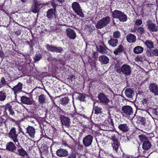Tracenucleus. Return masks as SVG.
<instances>
[{"instance_id":"f257e3e1","label":"nucleus","mask_w":158,"mask_h":158,"mask_svg":"<svg viewBox=\"0 0 158 158\" xmlns=\"http://www.w3.org/2000/svg\"><path fill=\"white\" fill-rule=\"evenodd\" d=\"M112 15L114 18L118 19L121 22L126 21L127 16L124 13L120 11L115 10L112 12Z\"/></svg>"},{"instance_id":"f03ea898","label":"nucleus","mask_w":158,"mask_h":158,"mask_svg":"<svg viewBox=\"0 0 158 158\" xmlns=\"http://www.w3.org/2000/svg\"><path fill=\"white\" fill-rule=\"evenodd\" d=\"M110 21V18L106 16L99 20L97 23L96 27L98 29H102L109 24Z\"/></svg>"},{"instance_id":"7ed1b4c3","label":"nucleus","mask_w":158,"mask_h":158,"mask_svg":"<svg viewBox=\"0 0 158 158\" xmlns=\"http://www.w3.org/2000/svg\"><path fill=\"white\" fill-rule=\"evenodd\" d=\"M42 7L43 4L40 1H38L37 0H34L31 8V10L34 13H37L39 12Z\"/></svg>"},{"instance_id":"20e7f679","label":"nucleus","mask_w":158,"mask_h":158,"mask_svg":"<svg viewBox=\"0 0 158 158\" xmlns=\"http://www.w3.org/2000/svg\"><path fill=\"white\" fill-rule=\"evenodd\" d=\"M72 7L73 10L77 14L81 17H84V15L81 9L79 4L77 2L73 3Z\"/></svg>"},{"instance_id":"39448f33","label":"nucleus","mask_w":158,"mask_h":158,"mask_svg":"<svg viewBox=\"0 0 158 158\" xmlns=\"http://www.w3.org/2000/svg\"><path fill=\"white\" fill-rule=\"evenodd\" d=\"M122 110L123 114L128 116L132 115L133 113L132 108L129 105H125L122 106Z\"/></svg>"},{"instance_id":"423d86ee","label":"nucleus","mask_w":158,"mask_h":158,"mask_svg":"<svg viewBox=\"0 0 158 158\" xmlns=\"http://www.w3.org/2000/svg\"><path fill=\"white\" fill-rule=\"evenodd\" d=\"M8 136L12 139L15 143L17 142V143L19 144L17 139L18 134H17L15 128L13 127L11 129L8 133Z\"/></svg>"},{"instance_id":"0eeeda50","label":"nucleus","mask_w":158,"mask_h":158,"mask_svg":"<svg viewBox=\"0 0 158 158\" xmlns=\"http://www.w3.org/2000/svg\"><path fill=\"white\" fill-rule=\"evenodd\" d=\"M131 69L130 66L127 64L123 65L122 66L121 69V71L122 73L127 76L131 74Z\"/></svg>"},{"instance_id":"6e6552de","label":"nucleus","mask_w":158,"mask_h":158,"mask_svg":"<svg viewBox=\"0 0 158 158\" xmlns=\"http://www.w3.org/2000/svg\"><path fill=\"white\" fill-rule=\"evenodd\" d=\"M93 136L90 135H89L85 137L83 139V143L85 147L90 146L92 142Z\"/></svg>"},{"instance_id":"1a4fd4ad","label":"nucleus","mask_w":158,"mask_h":158,"mask_svg":"<svg viewBox=\"0 0 158 158\" xmlns=\"http://www.w3.org/2000/svg\"><path fill=\"white\" fill-rule=\"evenodd\" d=\"M148 29L151 31L157 32L158 31V27L156 24L153 23L150 19H149L147 22Z\"/></svg>"},{"instance_id":"9d476101","label":"nucleus","mask_w":158,"mask_h":158,"mask_svg":"<svg viewBox=\"0 0 158 158\" xmlns=\"http://www.w3.org/2000/svg\"><path fill=\"white\" fill-rule=\"evenodd\" d=\"M125 93L126 96L131 99L133 98L135 94L134 89L131 88L126 89L125 91Z\"/></svg>"},{"instance_id":"9b49d317","label":"nucleus","mask_w":158,"mask_h":158,"mask_svg":"<svg viewBox=\"0 0 158 158\" xmlns=\"http://www.w3.org/2000/svg\"><path fill=\"white\" fill-rule=\"evenodd\" d=\"M56 155L60 157H65L69 155L68 152L66 150L61 148L56 151Z\"/></svg>"},{"instance_id":"f8f14e48","label":"nucleus","mask_w":158,"mask_h":158,"mask_svg":"<svg viewBox=\"0 0 158 158\" xmlns=\"http://www.w3.org/2000/svg\"><path fill=\"white\" fill-rule=\"evenodd\" d=\"M56 11L52 8L49 9L47 12V17L50 19L56 18Z\"/></svg>"},{"instance_id":"ddd939ff","label":"nucleus","mask_w":158,"mask_h":158,"mask_svg":"<svg viewBox=\"0 0 158 158\" xmlns=\"http://www.w3.org/2000/svg\"><path fill=\"white\" fill-rule=\"evenodd\" d=\"M150 91L153 93L155 95H158V86L155 83H151L149 86Z\"/></svg>"},{"instance_id":"4468645a","label":"nucleus","mask_w":158,"mask_h":158,"mask_svg":"<svg viewBox=\"0 0 158 158\" xmlns=\"http://www.w3.org/2000/svg\"><path fill=\"white\" fill-rule=\"evenodd\" d=\"M60 119L63 125L67 127H69L70 126V121L68 118L61 115L60 117Z\"/></svg>"},{"instance_id":"2eb2a0df","label":"nucleus","mask_w":158,"mask_h":158,"mask_svg":"<svg viewBox=\"0 0 158 158\" xmlns=\"http://www.w3.org/2000/svg\"><path fill=\"white\" fill-rule=\"evenodd\" d=\"M23 84L20 82H19L16 86L12 88V91L14 92L15 95L16 94L21 92L22 91Z\"/></svg>"},{"instance_id":"dca6fc26","label":"nucleus","mask_w":158,"mask_h":158,"mask_svg":"<svg viewBox=\"0 0 158 158\" xmlns=\"http://www.w3.org/2000/svg\"><path fill=\"white\" fill-rule=\"evenodd\" d=\"M98 98L100 101L103 103L107 104L110 101L103 93L99 94L98 95Z\"/></svg>"},{"instance_id":"f3484780","label":"nucleus","mask_w":158,"mask_h":158,"mask_svg":"<svg viewBox=\"0 0 158 158\" xmlns=\"http://www.w3.org/2000/svg\"><path fill=\"white\" fill-rule=\"evenodd\" d=\"M26 129L27 133L29 134V136L32 138L34 137L35 133L34 128L32 126H28Z\"/></svg>"},{"instance_id":"a211bd4d","label":"nucleus","mask_w":158,"mask_h":158,"mask_svg":"<svg viewBox=\"0 0 158 158\" xmlns=\"http://www.w3.org/2000/svg\"><path fill=\"white\" fill-rule=\"evenodd\" d=\"M66 32L68 37L70 39H74L76 37V34L74 31L70 28H67Z\"/></svg>"},{"instance_id":"6ab92c4d","label":"nucleus","mask_w":158,"mask_h":158,"mask_svg":"<svg viewBox=\"0 0 158 158\" xmlns=\"http://www.w3.org/2000/svg\"><path fill=\"white\" fill-rule=\"evenodd\" d=\"M99 60L102 64H106L109 61V58L105 55L100 56L99 57Z\"/></svg>"},{"instance_id":"aec40b11","label":"nucleus","mask_w":158,"mask_h":158,"mask_svg":"<svg viewBox=\"0 0 158 158\" xmlns=\"http://www.w3.org/2000/svg\"><path fill=\"white\" fill-rule=\"evenodd\" d=\"M21 101L22 103L27 105H31L32 103L31 99L25 96H22L21 97Z\"/></svg>"},{"instance_id":"412c9836","label":"nucleus","mask_w":158,"mask_h":158,"mask_svg":"<svg viewBox=\"0 0 158 158\" xmlns=\"http://www.w3.org/2000/svg\"><path fill=\"white\" fill-rule=\"evenodd\" d=\"M119 129L123 132H126L129 130V126L126 124H121L118 126Z\"/></svg>"},{"instance_id":"4be33fe9","label":"nucleus","mask_w":158,"mask_h":158,"mask_svg":"<svg viewBox=\"0 0 158 158\" xmlns=\"http://www.w3.org/2000/svg\"><path fill=\"white\" fill-rule=\"evenodd\" d=\"M126 39L129 43H134L136 41V37L135 35L129 34L127 35Z\"/></svg>"},{"instance_id":"5701e85b","label":"nucleus","mask_w":158,"mask_h":158,"mask_svg":"<svg viewBox=\"0 0 158 158\" xmlns=\"http://www.w3.org/2000/svg\"><path fill=\"white\" fill-rule=\"evenodd\" d=\"M6 149L9 151L14 152L15 149L16 147L14 144L11 142L8 143L6 144Z\"/></svg>"},{"instance_id":"b1692460","label":"nucleus","mask_w":158,"mask_h":158,"mask_svg":"<svg viewBox=\"0 0 158 158\" xmlns=\"http://www.w3.org/2000/svg\"><path fill=\"white\" fill-rule=\"evenodd\" d=\"M98 51L102 53H105L106 52L108 49L107 48L105 45H99L97 47Z\"/></svg>"},{"instance_id":"393cba45","label":"nucleus","mask_w":158,"mask_h":158,"mask_svg":"<svg viewBox=\"0 0 158 158\" xmlns=\"http://www.w3.org/2000/svg\"><path fill=\"white\" fill-rule=\"evenodd\" d=\"M124 50V48L122 45H119L118 48H116L114 52V53L115 55H118L119 53L123 52Z\"/></svg>"},{"instance_id":"a878e982","label":"nucleus","mask_w":158,"mask_h":158,"mask_svg":"<svg viewBox=\"0 0 158 158\" xmlns=\"http://www.w3.org/2000/svg\"><path fill=\"white\" fill-rule=\"evenodd\" d=\"M38 101L40 104L42 105L47 102L46 96L44 94H41L39 96Z\"/></svg>"},{"instance_id":"bb28decb","label":"nucleus","mask_w":158,"mask_h":158,"mask_svg":"<svg viewBox=\"0 0 158 158\" xmlns=\"http://www.w3.org/2000/svg\"><path fill=\"white\" fill-rule=\"evenodd\" d=\"M17 153L23 157L25 155H27V152L21 147L19 148L18 149Z\"/></svg>"},{"instance_id":"cd10ccee","label":"nucleus","mask_w":158,"mask_h":158,"mask_svg":"<svg viewBox=\"0 0 158 158\" xmlns=\"http://www.w3.org/2000/svg\"><path fill=\"white\" fill-rule=\"evenodd\" d=\"M108 44L113 47H115L118 43V40L117 39L111 38L108 41Z\"/></svg>"},{"instance_id":"c85d7f7f","label":"nucleus","mask_w":158,"mask_h":158,"mask_svg":"<svg viewBox=\"0 0 158 158\" xmlns=\"http://www.w3.org/2000/svg\"><path fill=\"white\" fill-rule=\"evenodd\" d=\"M143 50V48L142 47L137 46L134 48L133 52L136 54H139L142 53Z\"/></svg>"},{"instance_id":"c756f323","label":"nucleus","mask_w":158,"mask_h":158,"mask_svg":"<svg viewBox=\"0 0 158 158\" xmlns=\"http://www.w3.org/2000/svg\"><path fill=\"white\" fill-rule=\"evenodd\" d=\"M151 144L148 140L143 143L142 148L143 149L147 150L151 148Z\"/></svg>"},{"instance_id":"7c9ffc66","label":"nucleus","mask_w":158,"mask_h":158,"mask_svg":"<svg viewBox=\"0 0 158 158\" xmlns=\"http://www.w3.org/2000/svg\"><path fill=\"white\" fill-rule=\"evenodd\" d=\"M95 104L96 103L95 102H94V111L95 113L96 114H98L99 113H101L102 109V108L98 106H96L95 105Z\"/></svg>"},{"instance_id":"2f4dec72","label":"nucleus","mask_w":158,"mask_h":158,"mask_svg":"<svg viewBox=\"0 0 158 158\" xmlns=\"http://www.w3.org/2000/svg\"><path fill=\"white\" fill-rule=\"evenodd\" d=\"M48 147L44 145L41 147L40 150L41 154H45L48 153Z\"/></svg>"},{"instance_id":"473e14b6","label":"nucleus","mask_w":158,"mask_h":158,"mask_svg":"<svg viewBox=\"0 0 158 158\" xmlns=\"http://www.w3.org/2000/svg\"><path fill=\"white\" fill-rule=\"evenodd\" d=\"M69 98L67 97H65L64 98H62L60 100L61 103L63 105H66L68 103L69 101Z\"/></svg>"},{"instance_id":"72a5a7b5","label":"nucleus","mask_w":158,"mask_h":158,"mask_svg":"<svg viewBox=\"0 0 158 158\" xmlns=\"http://www.w3.org/2000/svg\"><path fill=\"white\" fill-rule=\"evenodd\" d=\"M112 146L113 147V150H114L115 151L117 152L118 148L119 146V143L118 142H115L114 143H111Z\"/></svg>"},{"instance_id":"f704fd0d","label":"nucleus","mask_w":158,"mask_h":158,"mask_svg":"<svg viewBox=\"0 0 158 158\" xmlns=\"http://www.w3.org/2000/svg\"><path fill=\"white\" fill-rule=\"evenodd\" d=\"M145 44L148 48L151 49L153 48V43L151 41L147 40L145 42Z\"/></svg>"},{"instance_id":"c9c22d12","label":"nucleus","mask_w":158,"mask_h":158,"mask_svg":"<svg viewBox=\"0 0 158 158\" xmlns=\"http://www.w3.org/2000/svg\"><path fill=\"white\" fill-rule=\"evenodd\" d=\"M140 141L144 143L145 142L148 141L147 138L144 135H140L138 136Z\"/></svg>"},{"instance_id":"e433bc0d","label":"nucleus","mask_w":158,"mask_h":158,"mask_svg":"<svg viewBox=\"0 0 158 158\" xmlns=\"http://www.w3.org/2000/svg\"><path fill=\"white\" fill-rule=\"evenodd\" d=\"M6 94L3 91H0V101H4L6 99Z\"/></svg>"},{"instance_id":"4c0bfd02","label":"nucleus","mask_w":158,"mask_h":158,"mask_svg":"<svg viewBox=\"0 0 158 158\" xmlns=\"http://www.w3.org/2000/svg\"><path fill=\"white\" fill-rule=\"evenodd\" d=\"M85 94L82 93H79L77 98L80 101H84L85 100Z\"/></svg>"},{"instance_id":"58836bf2","label":"nucleus","mask_w":158,"mask_h":158,"mask_svg":"<svg viewBox=\"0 0 158 158\" xmlns=\"http://www.w3.org/2000/svg\"><path fill=\"white\" fill-rule=\"evenodd\" d=\"M46 48L49 51L55 52V46L48 44L46 46Z\"/></svg>"},{"instance_id":"ea45409f","label":"nucleus","mask_w":158,"mask_h":158,"mask_svg":"<svg viewBox=\"0 0 158 158\" xmlns=\"http://www.w3.org/2000/svg\"><path fill=\"white\" fill-rule=\"evenodd\" d=\"M150 55L151 56H153L154 55L158 56V49H155L152 50L151 53L150 54Z\"/></svg>"},{"instance_id":"a19ab883","label":"nucleus","mask_w":158,"mask_h":158,"mask_svg":"<svg viewBox=\"0 0 158 158\" xmlns=\"http://www.w3.org/2000/svg\"><path fill=\"white\" fill-rule=\"evenodd\" d=\"M4 107H5V110L6 113V111L7 110L9 111L12 108V106L9 103L6 104Z\"/></svg>"},{"instance_id":"79ce46f5","label":"nucleus","mask_w":158,"mask_h":158,"mask_svg":"<svg viewBox=\"0 0 158 158\" xmlns=\"http://www.w3.org/2000/svg\"><path fill=\"white\" fill-rule=\"evenodd\" d=\"M120 36V33L118 31L114 32L113 33V37L115 38H119Z\"/></svg>"},{"instance_id":"37998d69","label":"nucleus","mask_w":158,"mask_h":158,"mask_svg":"<svg viewBox=\"0 0 158 158\" xmlns=\"http://www.w3.org/2000/svg\"><path fill=\"white\" fill-rule=\"evenodd\" d=\"M144 28L141 27H139L138 29V32L140 34H143L144 32Z\"/></svg>"},{"instance_id":"c03bdc74","label":"nucleus","mask_w":158,"mask_h":158,"mask_svg":"<svg viewBox=\"0 0 158 158\" xmlns=\"http://www.w3.org/2000/svg\"><path fill=\"white\" fill-rule=\"evenodd\" d=\"M55 52H61L63 51V49L61 47H55Z\"/></svg>"},{"instance_id":"a18cd8bd","label":"nucleus","mask_w":158,"mask_h":158,"mask_svg":"<svg viewBox=\"0 0 158 158\" xmlns=\"http://www.w3.org/2000/svg\"><path fill=\"white\" fill-rule=\"evenodd\" d=\"M42 57L41 55L40 54L36 55L34 57V60L35 61H39Z\"/></svg>"},{"instance_id":"49530a36","label":"nucleus","mask_w":158,"mask_h":158,"mask_svg":"<svg viewBox=\"0 0 158 158\" xmlns=\"http://www.w3.org/2000/svg\"><path fill=\"white\" fill-rule=\"evenodd\" d=\"M107 122L109 123V125L111 126L114 125L113 120L112 119L110 118H109L107 120H105V122H106V123Z\"/></svg>"},{"instance_id":"de8ad7c7","label":"nucleus","mask_w":158,"mask_h":158,"mask_svg":"<svg viewBox=\"0 0 158 158\" xmlns=\"http://www.w3.org/2000/svg\"><path fill=\"white\" fill-rule=\"evenodd\" d=\"M142 22L141 20L137 19L135 22V24L137 26H140L142 24Z\"/></svg>"},{"instance_id":"09e8293b","label":"nucleus","mask_w":158,"mask_h":158,"mask_svg":"<svg viewBox=\"0 0 158 158\" xmlns=\"http://www.w3.org/2000/svg\"><path fill=\"white\" fill-rule=\"evenodd\" d=\"M111 139L112 140V141L111 143H114V142L115 141L118 142L117 139L115 138V135H114L111 136Z\"/></svg>"},{"instance_id":"8fccbe9b","label":"nucleus","mask_w":158,"mask_h":158,"mask_svg":"<svg viewBox=\"0 0 158 158\" xmlns=\"http://www.w3.org/2000/svg\"><path fill=\"white\" fill-rule=\"evenodd\" d=\"M141 102L144 105H146L148 103V101L146 99H143L142 100Z\"/></svg>"},{"instance_id":"3c124183","label":"nucleus","mask_w":158,"mask_h":158,"mask_svg":"<svg viewBox=\"0 0 158 158\" xmlns=\"http://www.w3.org/2000/svg\"><path fill=\"white\" fill-rule=\"evenodd\" d=\"M68 158H76V155L74 153H72L69 156Z\"/></svg>"},{"instance_id":"603ef678","label":"nucleus","mask_w":158,"mask_h":158,"mask_svg":"<svg viewBox=\"0 0 158 158\" xmlns=\"http://www.w3.org/2000/svg\"><path fill=\"white\" fill-rule=\"evenodd\" d=\"M1 81L2 84L4 85L6 83V80L4 77H2L1 80Z\"/></svg>"},{"instance_id":"864d4df0","label":"nucleus","mask_w":158,"mask_h":158,"mask_svg":"<svg viewBox=\"0 0 158 158\" xmlns=\"http://www.w3.org/2000/svg\"><path fill=\"white\" fill-rule=\"evenodd\" d=\"M9 111L10 115L12 116H13L14 115L15 113L14 111L12 110V108Z\"/></svg>"},{"instance_id":"5fc2aeb1","label":"nucleus","mask_w":158,"mask_h":158,"mask_svg":"<svg viewBox=\"0 0 158 158\" xmlns=\"http://www.w3.org/2000/svg\"><path fill=\"white\" fill-rule=\"evenodd\" d=\"M152 112L155 115H158V113L156 109H153Z\"/></svg>"},{"instance_id":"6e6d98bb","label":"nucleus","mask_w":158,"mask_h":158,"mask_svg":"<svg viewBox=\"0 0 158 158\" xmlns=\"http://www.w3.org/2000/svg\"><path fill=\"white\" fill-rule=\"evenodd\" d=\"M52 6L53 7V8H52L53 9H54L55 10V11H56V8L57 6V5L54 3H52Z\"/></svg>"},{"instance_id":"4d7b16f0","label":"nucleus","mask_w":158,"mask_h":158,"mask_svg":"<svg viewBox=\"0 0 158 158\" xmlns=\"http://www.w3.org/2000/svg\"><path fill=\"white\" fill-rule=\"evenodd\" d=\"M76 114H76V113H71L69 114V116L71 117H73L75 115H76Z\"/></svg>"},{"instance_id":"13d9d810","label":"nucleus","mask_w":158,"mask_h":158,"mask_svg":"<svg viewBox=\"0 0 158 158\" xmlns=\"http://www.w3.org/2000/svg\"><path fill=\"white\" fill-rule=\"evenodd\" d=\"M4 55L3 52L0 51V57H2Z\"/></svg>"},{"instance_id":"bf43d9fd","label":"nucleus","mask_w":158,"mask_h":158,"mask_svg":"<svg viewBox=\"0 0 158 158\" xmlns=\"http://www.w3.org/2000/svg\"><path fill=\"white\" fill-rule=\"evenodd\" d=\"M57 1L59 2H60L61 3H63L64 2V0H56Z\"/></svg>"},{"instance_id":"052dcab7","label":"nucleus","mask_w":158,"mask_h":158,"mask_svg":"<svg viewBox=\"0 0 158 158\" xmlns=\"http://www.w3.org/2000/svg\"><path fill=\"white\" fill-rule=\"evenodd\" d=\"M42 74L44 75H47V73L46 72H44L42 73Z\"/></svg>"},{"instance_id":"680f3d73","label":"nucleus","mask_w":158,"mask_h":158,"mask_svg":"<svg viewBox=\"0 0 158 158\" xmlns=\"http://www.w3.org/2000/svg\"><path fill=\"white\" fill-rule=\"evenodd\" d=\"M20 0L23 3H25L27 1V0Z\"/></svg>"},{"instance_id":"e2e57ef3","label":"nucleus","mask_w":158,"mask_h":158,"mask_svg":"<svg viewBox=\"0 0 158 158\" xmlns=\"http://www.w3.org/2000/svg\"><path fill=\"white\" fill-rule=\"evenodd\" d=\"M131 31L132 32H135V31L134 30H131Z\"/></svg>"},{"instance_id":"0e129e2a","label":"nucleus","mask_w":158,"mask_h":158,"mask_svg":"<svg viewBox=\"0 0 158 158\" xmlns=\"http://www.w3.org/2000/svg\"><path fill=\"white\" fill-rule=\"evenodd\" d=\"M11 121H12L13 122H14L15 121V120L14 119H12V118L11 119Z\"/></svg>"},{"instance_id":"69168bd1","label":"nucleus","mask_w":158,"mask_h":158,"mask_svg":"<svg viewBox=\"0 0 158 158\" xmlns=\"http://www.w3.org/2000/svg\"><path fill=\"white\" fill-rule=\"evenodd\" d=\"M2 123H3V124H5V123H2V122H0V124H1Z\"/></svg>"},{"instance_id":"338daca9","label":"nucleus","mask_w":158,"mask_h":158,"mask_svg":"<svg viewBox=\"0 0 158 158\" xmlns=\"http://www.w3.org/2000/svg\"><path fill=\"white\" fill-rule=\"evenodd\" d=\"M96 126L98 127V124H96Z\"/></svg>"},{"instance_id":"774afa93","label":"nucleus","mask_w":158,"mask_h":158,"mask_svg":"<svg viewBox=\"0 0 158 158\" xmlns=\"http://www.w3.org/2000/svg\"><path fill=\"white\" fill-rule=\"evenodd\" d=\"M46 92L47 93H48V94H49V93H48V92L47 91H46Z\"/></svg>"}]
</instances>
